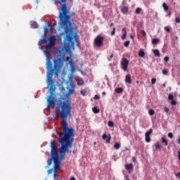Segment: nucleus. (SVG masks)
Listing matches in <instances>:
<instances>
[{
	"instance_id": "f257e3e1",
	"label": "nucleus",
	"mask_w": 180,
	"mask_h": 180,
	"mask_svg": "<svg viewBox=\"0 0 180 180\" xmlns=\"http://www.w3.org/2000/svg\"><path fill=\"white\" fill-rule=\"evenodd\" d=\"M58 112L62 119L61 126L59 130H63L58 133L59 136H56L58 141H59L60 146L59 148L60 154L56 150L55 158L53 159V170L58 169L63 160H65V154L71 153L72 144L74 143V138L75 136V129L68 127L67 119L71 117V105L68 100L60 102L58 106Z\"/></svg>"
},
{
	"instance_id": "f03ea898",
	"label": "nucleus",
	"mask_w": 180,
	"mask_h": 180,
	"mask_svg": "<svg viewBox=\"0 0 180 180\" xmlns=\"http://www.w3.org/2000/svg\"><path fill=\"white\" fill-rule=\"evenodd\" d=\"M56 39L53 37H51L50 38L47 37V34L44 35V41L48 45H46L45 49L44 50V53L45 54V56L46 57V68L48 70L47 75H49V79H51V75L54 74L56 77H58V74L60 73V70L64 66V63L65 61V59L64 58V56H58L56 58L53 60V63L51 62V59L53 58V56H51V52L49 51L51 49H53L54 47Z\"/></svg>"
},
{
	"instance_id": "7ed1b4c3",
	"label": "nucleus",
	"mask_w": 180,
	"mask_h": 180,
	"mask_svg": "<svg viewBox=\"0 0 180 180\" xmlns=\"http://www.w3.org/2000/svg\"><path fill=\"white\" fill-rule=\"evenodd\" d=\"M56 2L57 0H52ZM60 7L58 8L60 26L65 29L66 32H68V29L71 27V16L74 15V13L70 12V8L67 6V0H59Z\"/></svg>"
},
{
	"instance_id": "20e7f679",
	"label": "nucleus",
	"mask_w": 180,
	"mask_h": 180,
	"mask_svg": "<svg viewBox=\"0 0 180 180\" xmlns=\"http://www.w3.org/2000/svg\"><path fill=\"white\" fill-rule=\"evenodd\" d=\"M47 84L48 86H50L49 92L50 96L48 97L47 102L48 106L54 109L56 108V98L53 96V91H54V83L53 82V75H51V79L49 77V75H47Z\"/></svg>"
},
{
	"instance_id": "39448f33",
	"label": "nucleus",
	"mask_w": 180,
	"mask_h": 180,
	"mask_svg": "<svg viewBox=\"0 0 180 180\" xmlns=\"http://www.w3.org/2000/svg\"><path fill=\"white\" fill-rule=\"evenodd\" d=\"M51 158H49L47 161L48 167H50L51 164H53V160H54V158H56V154L57 153V150H58V146L56 145V143H54V140H51Z\"/></svg>"
},
{
	"instance_id": "423d86ee",
	"label": "nucleus",
	"mask_w": 180,
	"mask_h": 180,
	"mask_svg": "<svg viewBox=\"0 0 180 180\" xmlns=\"http://www.w3.org/2000/svg\"><path fill=\"white\" fill-rule=\"evenodd\" d=\"M71 26L69 27L68 32L65 30V28L61 26V22H60V18H59V26L61 29L64 30V33H65L66 34V37L65 39L64 40V43L65 44V40H67L68 41V43H71L72 40V37L69 34L70 33H71V30H72V26L74 25V23L71 22Z\"/></svg>"
},
{
	"instance_id": "0eeeda50",
	"label": "nucleus",
	"mask_w": 180,
	"mask_h": 180,
	"mask_svg": "<svg viewBox=\"0 0 180 180\" xmlns=\"http://www.w3.org/2000/svg\"><path fill=\"white\" fill-rule=\"evenodd\" d=\"M103 40H105V38H103L102 36H97L94 39V46L98 49L102 47V46H103Z\"/></svg>"
},
{
	"instance_id": "6e6552de",
	"label": "nucleus",
	"mask_w": 180,
	"mask_h": 180,
	"mask_svg": "<svg viewBox=\"0 0 180 180\" xmlns=\"http://www.w3.org/2000/svg\"><path fill=\"white\" fill-rule=\"evenodd\" d=\"M122 68L124 71H127V68L129 67V60L126 58H122L121 60Z\"/></svg>"
},
{
	"instance_id": "1a4fd4ad",
	"label": "nucleus",
	"mask_w": 180,
	"mask_h": 180,
	"mask_svg": "<svg viewBox=\"0 0 180 180\" xmlns=\"http://www.w3.org/2000/svg\"><path fill=\"white\" fill-rule=\"evenodd\" d=\"M150 134H153V129H150L148 131L146 132L145 134V141L146 143L151 142V138H150Z\"/></svg>"
},
{
	"instance_id": "9d476101",
	"label": "nucleus",
	"mask_w": 180,
	"mask_h": 180,
	"mask_svg": "<svg viewBox=\"0 0 180 180\" xmlns=\"http://www.w3.org/2000/svg\"><path fill=\"white\" fill-rule=\"evenodd\" d=\"M124 167L127 171H133V169H134V166L133 165V163H130L129 165H125Z\"/></svg>"
},
{
	"instance_id": "9b49d317",
	"label": "nucleus",
	"mask_w": 180,
	"mask_h": 180,
	"mask_svg": "<svg viewBox=\"0 0 180 180\" xmlns=\"http://www.w3.org/2000/svg\"><path fill=\"white\" fill-rule=\"evenodd\" d=\"M122 32L123 33L122 37H121V39L122 40H124L126 39V36H127V31L126 30V27H124L122 30Z\"/></svg>"
},
{
	"instance_id": "f8f14e48",
	"label": "nucleus",
	"mask_w": 180,
	"mask_h": 180,
	"mask_svg": "<svg viewBox=\"0 0 180 180\" xmlns=\"http://www.w3.org/2000/svg\"><path fill=\"white\" fill-rule=\"evenodd\" d=\"M125 82L127 84H131V75L130 74L126 75Z\"/></svg>"
},
{
	"instance_id": "ddd939ff",
	"label": "nucleus",
	"mask_w": 180,
	"mask_h": 180,
	"mask_svg": "<svg viewBox=\"0 0 180 180\" xmlns=\"http://www.w3.org/2000/svg\"><path fill=\"white\" fill-rule=\"evenodd\" d=\"M121 12L126 15V13L129 12V7L127 6H124L123 8L121 9Z\"/></svg>"
},
{
	"instance_id": "4468645a",
	"label": "nucleus",
	"mask_w": 180,
	"mask_h": 180,
	"mask_svg": "<svg viewBox=\"0 0 180 180\" xmlns=\"http://www.w3.org/2000/svg\"><path fill=\"white\" fill-rule=\"evenodd\" d=\"M153 53L155 57H160L161 53H160V50L158 49H153Z\"/></svg>"
},
{
	"instance_id": "2eb2a0df",
	"label": "nucleus",
	"mask_w": 180,
	"mask_h": 180,
	"mask_svg": "<svg viewBox=\"0 0 180 180\" xmlns=\"http://www.w3.org/2000/svg\"><path fill=\"white\" fill-rule=\"evenodd\" d=\"M76 81H77L78 85H84V82L83 79L77 78Z\"/></svg>"
},
{
	"instance_id": "dca6fc26",
	"label": "nucleus",
	"mask_w": 180,
	"mask_h": 180,
	"mask_svg": "<svg viewBox=\"0 0 180 180\" xmlns=\"http://www.w3.org/2000/svg\"><path fill=\"white\" fill-rule=\"evenodd\" d=\"M123 91H124L123 87H118L115 89V92L116 94H122V92H123Z\"/></svg>"
},
{
	"instance_id": "f3484780",
	"label": "nucleus",
	"mask_w": 180,
	"mask_h": 180,
	"mask_svg": "<svg viewBox=\"0 0 180 180\" xmlns=\"http://www.w3.org/2000/svg\"><path fill=\"white\" fill-rule=\"evenodd\" d=\"M144 56H146V53L144 52V50L140 49V51H139V56L144 58Z\"/></svg>"
},
{
	"instance_id": "a211bd4d",
	"label": "nucleus",
	"mask_w": 180,
	"mask_h": 180,
	"mask_svg": "<svg viewBox=\"0 0 180 180\" xmlns=\"http://www.w3.org/2000/svg\"><path fill=\"white\" fill-rule=\"evenodd\" d=\"M161 141H162V143H164V146H165V147H167V146H168V141H167V139H165V138L162 137V138H161Z\"/></svg>"
},
{
	"instance_id": "6ab92c4d",
	"label": "nucleus",
	"mask_w": 180,
	"mask_h": 180,
	"mask_svg": "<svg viewBox=\"0 0 180 180\" xmlns=\"http://www.w3.org/2000/svg\"><path fill=\"white\" fill-rule=\"evenodd\" d=\"M92 111L94 112V113L98 114L99 113V112H101V110L96 107H93Z\"/></svg>"
},
{
	"instance_id": "aec40b11",
	"label": "nucleus",
	"mask_w": 180,
	"mask_h": 180,
	"mask_svg": "<svg viewBox=\"0 0 180 180\" xmlns=\"http://www.w3.org/2000/svg\"><path fill=\"white\" fill-rule=\"evenodd\" d=\"M162 6L165 12L168 11V9H169V7L167 5V3L165 2L162 4Z\"/></svg>"
},
{
	"instance_id": "412c9836",
	"label": "nucleus",
	"mask_w": 180,
	"mask_h": 180,
	"mask_svg": "<svg viewBox=\"0 0 180 180\" xmlns=\"http://www.w3.org/2000/svg\"><path fill=\"white\" fill-rule=\"evenodd\" d=\"M158 43H160L159 39L155 38L152 40V44H158Z\"/></svg>"
},
{
	"instance_id": "4be33fe9",
	"label": "nucleus",
	"mask_w": 180,
	"mask_h": 180,
	"mask_svg": "<svg viewBox=\"0 0 180 180\" xmlns=\"http://www.w3.org/2000/svg\"><path fill=\"white\" fill-rule=\"evenodd\" d=\"M156 150H160L161 149V145L160 144V142H157L155 145Z\"/></svg>"
},
{
	"instance_id": "5701e85b",
	"label": "nucleus",
	"mask_w": 180,
	"mask_h": 180,
	"mask_svg": "<svg viewBox=\"0 0 180 180\" xmlns=\"http://www.w3.org/2000/svg\"><path fill=\"white\" fill-rule=\"evenodd\" d=\"M148 114L150 115V116H153L155 114V111L153 109H150L148 111Z\"/></svg>"
},
{
	"instance_id": "b1692460",
	"label": "nucleus",
	"mask_w": 180,
	"mask_h": 180,
	"mask_svg": "<svg viewBox=\"0 0 180 180\" xmlns=\"http://www.w3.org/2000/svg\"><path fill=\"white\" fill-rule=\"evenodd\" d=\"M114 147L116 148V150H119V148L121 147V145L119 143H115Z\"/></svg>"
},
{
	"instance_id": "393cba45",
	"label": "nucleus",
	"mask_w": 180,
	"mask_h": 180,
	"mask_svg": "<svg viewBox=\"0 0 180 180\" xmlns=\"http://www.w3.org/2000/svg\"><path fill=\"white\" fill-rule=\"evenodd\" d=\"M108 124L109 127H113L115 126V122H113L112 121H109Z\"/></svg>"
},
{
	"instance_id": "a878e982",
	"label": "nucleus",
	"mask_w": 180,
	"mask_h": 180,
	"mask_svg": "<svg viewBox=\"0 0 180 180\" xmlns=\"http://www.w3.org/2000/svg\"><path fill=\"white\" fill-rule=\"evenodd\" d=\"M141 34L143 37H146V36H147V33L146 32V31L144 30H142L141 31Z\"/></svg>"
},
{
	"instance_id": "bb28decb",
	"label": "nucleus",
	"mask_w": 180,
	"mask_h": 180,
	"mask_svg": "<svg viewBox=\"0 0 180 180\" xmlns=\"http://www.w3.org/2000/svg\"><path fill=\"white\" fill-rule=\"evenodd\" d=\"M124 47H129V46H130V41H126L124 43Z\"/></svg>"
},
{
	"instance_id": "cd10ccee",
	"label": "nucleus",
	"mask_w": 180,
	"mask_h": 180,
	"mask_svg": "<svg viewBox=\"0 0 180 180\" xmlns=\"http://www.w3.org/2000/svg\"><path fill=\"white\" fill-rule=\"evenodd\" d=\"M115 34H116V27H113L111 32V36H115Z\"/></svg>"
},
{
	"instance_id": "c85d7f7f",
	"label": "nucleus",
	"mask_w": 180,
	"mask_h": 180,
	"mask_svg": "<svg viewBox=\"0 0 180 180\" xmlns=\"http://www.w3.org/2000/svg\"><path fill=\"white\" fill-rule=\"evenodd\" d=\"M162 74H163V75H168V70L164 69L162 72Z\"/></svg>"
},
{
	"instance_id": "c756f323",
	"label": "nucleus",
	"mask_w": 180,
	"mask_h": 180,
	"mask_svg": "<svg viewBox=\"0 0 180 180\" xmlns=\"http://www.w3.org/2000/svg\"><path fill=\"white\" fill-rule=\"evenodd\" d=\"M140 12H141V8H136V13L137 15H140Z\"/></svg>"
},
{
	"instance_id": "7c9ffc66",
	"label": "nucleus",
	"mask_w": 180,
	"mask_h": 180,
	"mask_svg": "<svg viewBox=\"0 0 180 180\" xmlns=\"http://www.w3.org/2000/svg\"><path fill=\"white\" fill-rule=\"evenodd\" d=\"M169 101H174V96L172 94H169L168 96Z\"/></svg>"
},
{
	"instance_id": "2f4dec72",
	"label": "nucleus",
	"mask_w": 180,
	"mask_h": 180,
	"mask_svg": "<svg viewBox=\"0 0 180 180\" xmlns=\"http://www.w3.org/2000/svg\"><path fill=\"white\" fill-rule=\"evenodd\" d=\"M155 82H157V79L152 78L151 79V84H152V85H154V84H155Z\"/></svg>"
},
{
	"instance_id": "473e14b6",
	"label": "nucleus",
	"mask_w": 180,
	"mask_h": 180,
	"mask_svg": "<svg viewBox=\"0 0 180 180\" xmlns=\"http://www.w3.org/2000/svg\"><path fill=\"white\" fill-rule=\"evenodd\" d=\"M167 137H169V139H173V138H174V134H172V132H169V133L167 134Z\"/></svg>"
},
{
	"instance_id": "72a5a7b5",
	"label": "nucleus",
	"mask_w": 180,
	"mask_h": 180,
	"mask_svg": "<svg viewBox=\"0 0 180 180\" xmlns=\"http://www.w3.org/2000/svg\"><path fill=\"white\" fill-rule=\"evenodd\" d=\"M111 139L112 136H110V134H109L108 139H106V143H110Z\"/></svg>"
},
{
	"instance_id": "f704fd0d",
	"label": "nucleus",
	"mask_w": 180,
	"mask_h": 180,
	"mask_svg": "<svg viewBox=\"0 0 180 180\" xmlns=\"http://www.w3.org/2000/svg\"><path fill=\"white\" fill-rule=\"evenodd\" d=\"M164 60H165V63H168L169 61V57L165 56L164 58Z\"/></svg>"
},
{
	"instance_id": "c9c22d12",
	"label": "nucleus",
	"mask_w": 180,
	"mask_h": 180,
	"mask_svg": "<svg viewBox=\"0 0 180 180\" xmlns=\"http://www.w3.org/2000/svg\"><path fill=\"white\" fill-rule=\"evenodd\" d=\"M53 171H54V169L51 168L48 170V174L50 175V174H53Z\"/></svg>"
},
{
	"instance_id": "e433bc0d",
	"label": "nucleus",
	"mask_w": 180,
	"mask_h": 180,
	"mask_svg": "<svg viewBox=\"0 0 180 180\" xmlns=\"http://www.w3.org/2000/svg\"><path fill=\"white\" fill-rule=\"evenodd\" d=\"M55 119L58 120V119H60V115L58 114V112H56L55 114Z\"/></svg>"
},
{
	"instance_id": "4c0bfd02",
	"label": "nucleus",
	"mask_w": 180,
	"mask_h": 180,
	"mask_svg": "<svg viewBox=\"0 0 180 180\" xmlns=\"http://www.w3.org/2000/svg\"><path fill=\"white\" fill-rule=\"evenodd\" d=\"M102 139L103 140H106V139H108V135H106V134H103L102 136Z\"/></svg>"
},
{
	"instance_id": "58836bf2",
	"label": "nucleus",
	"mask_w": 180,
	"mask_h": 180,
	"mask_svg": "<svg viewBox=\"0 0 180 180\" xmlns=\"http://www.w3.org/2000/svg\"><path fill=\"white\" fill-rule=\"evenodd\" d=\"M165 30H166V32H168V33H169V32H171V29H169V27H165Z\"/></svg>"
},
{
	"instance_id": "ea45409f",
	"label": "nucleus",
	"mask_w": 180,
	"mask_h": 180,
	"mask_svg": "<svg viewBox=\"0 0 180 180\" xmlns=\"http://www.w3.org/2000/svg\"><path fill=\"white\" fill-rule=\"evenodd\" d=\"M80 93L83 96H85L86 95V92L85 91H81Z\"/></svg>"
},
{
	"instance_id": "a19ab883",
	"label": "nucleus",
	"mask_w": 180,
	"mask_h": 180,
	"mask_svg": "<svg viewBox=\"0 0 180 180\" xmlns=\"http://www.w3.org/2000/svg\"><path fill=\"white\" fill-rule=\"evenodd\" d=\"M171 105H176V101L175 100H172Z\"/></svg>"
},
{
	"instance_id": "79ce46f5",
	"label": "nucleus",
	"mask_w": 180,
	"mask_h": 180,
	"mask_svg": "<svg viewBox=\"0 0 180 180\" xmlns=\"http://www.w3.org/2000/svg\"><path fill=\"white\" fill-rule=\"evenodd\" d=\"M164 109L166 113H168V112H169V108H168V107H165Z\"/></svg>"
},
{
	"instance_id": "37998d69",
	"label": "nucleus",
	"mask_w": 180,
	"mask_h": 180,
	"mask_svg": "<svg viewBox=\"0 0 180 180\" xmlns=\"http://www.w3.org/2000/svg\"><path fill=\"white\" fill-rule=\"evenodd\" d=\"M175 22L176 23H180V18H176Z\"/></svg>"
},
{
	"instance_id": "c03bdc74",
	"label": "nucleus",
	"mask_w": 180,
	"mask_h": 180,
	"mask_svg": "<svg viewBox=\"0 0 180 180\" xmlns=\"http://www.w3.org/2000/svg\"><path fill=\"white\" fill-rule=\"evenodd\" d=\"M132 161H133V162H137V158L132 157Z\"/></svg>"
},
{
	"instance_id": "a18cd8bd",
	"label": "nucleus",
	"mask_w": 180,
	"mask_h": 180,
	"mask_svg": "<svg viewBox=\"0 0 180 180\" xmlns=\"http://www.w3.org/2000/svg\"><path fill=\"white\" fill-rule=\"evenodd\" d=\"M49 30V27H44V32H45V34H46L47 33V31Z\"/></svg>"
},
{
	"instance_id": "49530a36",
	"label": "nucleus",
	"mask_w": 180,
	"mask_h": 180,
	"mask_svg": "<svg viewBox=\"0 0 180 180\" xmlns=\"http://www.w3.org/2000/svg\"><path fill=\"white\" fill-rule=\"evenodd\" d=\"M176 178H180V172L179 173H175Z\"/></svg>"
},
{
	"instance_id": "de8ad7c7",
	"label": "nucleus",
	"mask_w": 180,
	"mask_h": 180,
	"mask_svg": "<svg viewBox=\"0 0 180 180\" xmlns=\"http://www.w3.org/2000/svg\"><path fill=\"white\" fill-rule=\"evenodd\" d=\"M101 97L98 95H95L94 96V99H99Z\"/></svg>"
},
{
	"instance_id": "09e8293b",
	"label": "nucleus",
	"mask_w": 180,
	"mask_h": 180,
	"mask_svg": "<svg viewBox=\"0 0 180 180\" xmlns=\"http://www.w3.org/2000/svg\"><path fill=\"white\" fill-rule=\"evenodd\" d=\"M112 58H113V54H111L110 56L109 57V58H108L109 61H110V60H112Z\"/></svg>"
},
{
	"instance_id": "8fccbe9b",
	"label": "nucleus",
	"mask_w": 180,
	"mask_h": 180,
	"mask_svg": "<svg viewBox=\"0 0 180 180\" xmlns=\"http://www.w3.org/2000/svg\"><path fill=\"white\" fill-rule=\"evenodd\" d=\"M70 180H77V179H75V177H74V176H72V177L70 178Z\"/></svg>"
},
{
	"instance_id": "3c124183",
	"label": "nucleus",
	"mask_w": 180,
	"mask_h": 180,
	"mask_svg": "<svg viewBox=\"0 0 180 180\" xmlns=\"http://www.w3.org/2000/svg\"><path fill=\"white\" fill-rule=\"evenodd\" d=\"M162 86H163V88H165L167 86V84H165V83L162 84Z\"/></svg>"
},
{
	"instance_id": "603ef678",
	"label": "nucleus",
	"mask_w": 180,
	"mask_h": 180,
	"mask_svg": "<svg viewBox=\"0 0 180 180\" xmlns=\"http://www.w3.org/2000/svg\"><path fill=\"white\" fill-rule=\"evenodd\" d=\"M178 144H180V137L179 138V139L176 141Z\"/></svg>"
},
{
	"instance_id": "864d4df0",
	"label": "nucleus",
	"mask_w": 180,
	"mask_h": 180,
	"mask_svg": "<svg viewBox=\"0 0 180 180\" xmlns=\"http://www.w3.org/2000/svg\"><path fill=\"white\" fill-rule=\"evenodd\" d=\"M102 95H103V96L106 95V92L105 91H103L102 92Z\"/></svg>"
},
{
	"instance_id": "5fc2aeb1",
	"label": "nucleus",
	"mask_w": 180,
	"mask_h": 180,
	"mask_svg": "<svg viewBox=\"0 0 180 180\" xmlns=\"http://www.w3.org/2000/svg\"><path fill=\"white\" fill-rule=\"evenodd\" d=\"M130 38L133 40V39H134V37H133V35H130Z\"/></svg>"
},
{
	"instance_id": "6e6d98bb",
	"label": "nucleus",
	"mask_w": 180,
	"mask_h": 180,
	"mask_svg": "<svg viewBox=\"0 0 180 180\" xmlns=\"http://www.w3.org/2000/svg\"><path fill=\"white\" fill-rule=\"evenodd\" d=\"M113 25H114L113 22L110 23V27H112V26H113Z\"/></svg>"
},
{
	"instance_id": "4d7b16f0",
	"label": "nucleus",
	"mask_w": 180,
	"mask_h": 180,
	"mask_svg": "<svg viewBox=\"0 0 180 180\" xmlns=\"http://www.w3.org/2000/svg\"><path fill=\"white\" fill-rule=\"evenodd\" d=\"M69 63L70 64V65H72V60H70Z\"/></svg>"
},
{
	"instance_id": "13d9d810",
	"label": "nucleus",
	"mask_w": 180,
	"mask_h": 180,
	"mask_svg": "<svg viewBox=\"0 0 180 180\" xmlns=\"http://www.w3.org/2000/svg\"><path fill=\"white\" fill-rule=\"evenodd\" d=\"M70 60V57H66V60L68 61Z\"/></svg>"
},
{
	"instance_id": "bf43d9fd",
	"label": "nucleus",
	"mask_w": 180,
	"mask_h": 180,
	"mask_svg": "<svg viewBox=\"0 0 180 180\" xmlns=\"http://www.w3.org/2000/svg\"><path fill=\"white\" fill-rule=\"evenodd\" d=\"M169 91H171L172 88H171V87H169Z\"/></svg>"
},
{
	"instance_id": "052dcab7",
	"label": "nucleus",
	"mask_w": 180,
	"mask_h": 180,
	"mask_svg": "<svg viewBox=\"0 0 180 180\" xmlns=\"http://www.w3.org/2000/svg\"><path fill=\"white\" fill-rule=\"evenodd\" d=\"M94 146H95V144H96V142H94Z\"/></svg>"
},
{
	"instance_id": "680f3d73",
	"label": "nucleus",
	"mask_w": 180,
	"mask_h": 180,
	"mask_svg": "<svg viewBox=\"0 0 180 180\" xmlns=\"http://www.w3.org/2000/svg\"><path fill=\"white\" fill-rule=\"evenodd\" d=\"M59 40H61V37H59Z\"/></svg>"
},
{
	"instance_id": "e2e57ef3",
	"label": "nucleus",
	"mask_w": 180,
	"mask_h": 180,
	"mask_svg": "<svg viewBox=\"0 0 180 180\" xmlns=\"http://www.w3.org/2000/svg\"><path fill=\"white\" fill-rule=\"evenodd\" d=\"M70 94L72 92V91H70Z\"/></svg>"
},
{
	"instance_id": "0e129e2a",
	"label": "nucleus",
	"mask_w": 180,
	"mask_h": 180,
	"mask_svg": "<svg viewBox=\"0 0 180 180\" xmlns=\"http://www.w3.org/2000/svg\"><path fill=\"white\" fill-rule=\"evenodd\" d=\"M179 98H180V94H179Z\"/></svg>"
}]
</instances>
